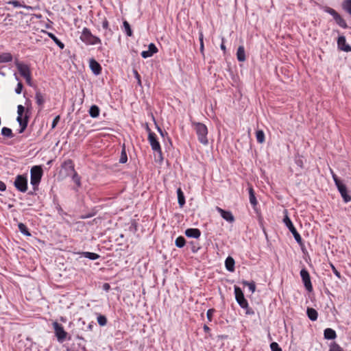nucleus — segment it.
Segmentation results:
<instances>
[{"label": "nucleus", "instance_id": "nucleus-46", "mask_svg": "<svg viewBox=\"0 0 351 351\" xmlns=\"http://www.w3.org/2000/svg\"><path fill=\"white\" fill-rule=\"evenodd\" d=\"M270 348L271 351H282L278 343L272 342L270 344Z\"/></svg>", "mask_w": 351, "mask_h": 351}, {"label": "nucleus", "instance_id": "nucleus-3", "mask_svg": "<svg viewBox=\"0 0 351 351\" xmlns=\"http://www.w3.org/2000/svg\"><path fill=\"white\" fill-rule=\"evenodd\" d=\"M192 125L194 127L198 141L204 145L208 144V128L206 125L200 122H192Z\"/></svg>", "mask_w": 351, "mask_h": 351}, {"label": "nucleus", "instance_id": "nucleus-35", "mask_svg": "<svg viewBox=\"0 0 351 351\" xmlns=\"http://www.w3.org/2000/svg\"><path fill=\"white\" fill-rule=\"evenodd\" d=\"M1 135L5 137L10 138H13L14 136L12 132V130L10 128H7V127H3L1 129Z\"/></svg>", "mask_w": 351, "mask_h": 351}, {"label": "nucleus", "instance_id": "nucleus-24", "mask_svg": "<svg viewBox=\"0 0 351 351\" xmlns=\"http://www.w3.org/2000/svg\"><path fill=\"white\" fill-rule=\"evenodd\" d=\"M61 49H63L65 47L64 44L59 40L54 34L47 31L44 32Z\"/></svg>", "mask_w": 351, "mask_h": 351}, {"label": "nucleus", "instance_id": "nucleus-63", "mask_svg": "<svg viewBox=\"0 0 351 351\" xmlns=\"http://www.w3.org/2000/svg\"><path fill=\"white\" fill-rule=\"evenodd\" d=\"M95 325V324L93 322L89 324L88 326V329L92 330Z\"/></svg>", "mask_w": 351, "mask_h": 351}, {"label": "nucleus", "instance_id": "nucleus-45", "mask_svg": "<svg viewBox=\"0 0 351 351\" xmlns=\"http://www.w3.org/2000/svg\"><path fill=\"white\" fill-rule=\"evenodd\" d=\"M8 4L13 5L14 8H22L24 7L21 3L17 0H10L8 1Z\"/></svg>", "mask_w": 351, "mask_h": 351}, {"label": "nucleus", "instance_id": "nucleus-31", "mask_svg": "<svg viewBox=\"0 0 351 351\" xmlns=\"http://www.w3.org/2000/svg\"><path fill=\"white\" fill-rule=\"evenodd\" d=\"M123 28L124 32L125 33V34L128 36H129V37L132 36V35H133L132 29L130 27V23L127 21H124L123 22Z\"/></svg>", "mask_w": 351, "mask_h": 351}, {"label": "nucleus", "instance_id": "nucleus-61", "mask_svg": "<svg viewBox=\"0 0 351 351\" xmlns=\"http://www.w3.org/2000/svg\"><path fill=\"white\" fill-rule=\"evenodd\" d=\"M203 330L206 333H208L210 331V328L206 324L203 326Z\"/></svg>", "mask_w": 351, "mask_h": 351}, {"label": "nucleus", "instance_id": "nucleus-58", "mask_svg": "<svg viewBox=\"0 0 351 351\" xmlns=\"http://www.w3.org/2000/svg\"><path fill=\"white\" fill-rule=\"evenodd\" d=\"M134 75H135L136 79L138 81V84L139 85H141V76H140V75L138 74V73L136 71H134Z\"/></svg>", "mask_w": 351, "mask_h": 351}, {"label": "nucleus", "instance_id": "nucleus-30", "mask_svg": "<svg viewBox=\"0 0 351 351\" xmlns=\"http://www.w3.org/2000/svg\"><path fill=\"white\" fill-rule=\"evenodd\" d=\"M88 112L92 118H97L99 115L100 110L97 106L93 105L90 106Z\"/></svg>", "mask_w": 351, "mask_h": 351}, {"label": "nucleus", "instance_id": "nucleus-29", "mask_svg": "<svg viewBox=\"0 0 351 351\" xmlns=\"http://www.w3.org/2000/svg\"><path fill=\"white\" fill-rule=\"evenodd\" d=\"M70 177L71 178L73 182L76 184L77 189H75V190L77 191L78 189L82 186L81 177L79 176L77 171L74 172Z\"/></svg>", "mask_w": 351, "mask_h": 351}, {"label": "nucleus", "instance_id": "nucleus-49", "mask_svg": "<svg viewBox=\"0 0 351 351\" xmlns=\"http://www.w3.org/2000/svg\"><path fill=\"white\" fill-rule=\"evenodd\" d=\"M56 210H58V214H59L60 215L63 216V215H67V214H66V213H65V212L63 210V209L62 208L61 206H60L58 203H57V204H56Z\"/></svg>", "mask_w": 351, "mask_h": 351}, {"label": "nucleus", "instance_id": "nucleus-41", "mask_svg": "<svg viewBox=\"0 0 351 351\" xmlns=\"http://www.w3.org/2000/svg\"><path fill=\"white\" fill-rule=\"evenodd\" d=\"M328 351H343V348L337 343H331Z\"/></svg>", "mask_w": 351, "mask_h": 351}, {"label": "nucleus", "instance_id": "nucleus-53", "mask_svg": "<svg viewBox=\"0 0 351 351\" xmlns=\"http://www.w3.org/2000/svg\"><path fill=\"white\" fill-rule=\"evenodd\" d=\"M102 27L104 29L110 28L109 23H108V21L106 18H104V19L102 21Z\"/></svg>", "mask_w": 351, "mask_h": 351}, {"label": "nucleus", "instance_id": "nucleus-28", "mask_svg": "<svg viewBox=\"0 0 351 351\" xmlns=\"http://www.w3.org/2000/svg\"><path fill=\"white\" fill-rule=\"evenodd\" d=\"M176 193H177V195H178V204H179L180 207L182 208L186 203L184 193L180 188H178L177 189Z\"/></svg>", "mask_w": 351, "mask_h": 351}, {"label": "nucleus", "instance_id": "nucleus-13", "mask_svg": "<svg viewBox=\"0 0 351 351\" xmlns=\"http://www.w3.org/2000/svg\"><path fill=\"white\" fill-rule=\"evenodd\" d=\"M14 65L23 77L31 74L29 66L20 62L18 59L15 60Z\"/></svg>", "mask_w": 351, "mask_h": 351}, {"label": "nucleus", "instance_id": "nucleus-54", "mask_svg": "<svg viewBox=\"0 0 351 351\" xmlns=\"http://www.w3.org/2000/svg\"><path fill=\"white\" fill-rule=\"evenodd\" d=\"M23 78L25 80L27 84L29 86H32V74L27 75L25 77H23Z\"/></svg>", "mask_w": 351, "mask_h": 351}, {"label": "nucleus", "instance_id": "nucleus-5", "mask_svg": "<svg viewBox=\"0 0 351 351\" xmlns=\"http://www.w3.org/2000/svg\"><path fill=\"white\" fill-rule=\"evenodd\" d=\"M285 215L283 219V222H284L285 225L287 227L289 230L292 233L295 241L300 245V246L303 250L304 243H303L302 239L300 234L297 231L295 226H293L291 219L289 218V217L287 215V211L286 210H285Z\"/></svg>", "mask_w": 351, "mask_h": 351}, {"label": "nucleus", "instance_id": "nucleus-52", "mask_svg": "<svg viewBox=\"0 0 351 351\" xmlns=\"http://www.w3.org/2000/svg\"><path fill=\"white\" fill-rule=\"evenodd\" d=\"M59 121H60V116H59V115H58V116H56V117L53 119V121H52V123H51V128H52V129H53V128H55L56 127V125H57V124L58 123Z\"/></svg>", "mask_w": 351, "mask_h": 351}, {"label": "nucleus", "instance_id": "nucleus-22", "mask_svg": "<svg viewBox=\"0 0 351 351\" xmlns=\"http://www.w3.org/2000/svg\"><path fill=\"white\" fill-rule=\"evenodd\" d=\"M235 261L232 256H228L225 260L226 269L230 272H233L235 269Z\"/></svg>", "mask_w": 351, "mask_h": 351}, {"label": "nucleus", "instance_id": "nucleus-10", "mask_svg": "<svg viewBox=\"0 0 351 351\" xmlns=\"http://www.w3.org/2000/svg\"><path fill=\"white\" fill-rule=\"evenodd\" d=\"M235 300L240 306L241 308H247L248 302L245 299L242 289L237 286L234 287Z\"/></svg>", "mask_w": 351, "mask_h": 351}, {"label": "nucleus", "instance_id": "nucleus-33", "mask_svg": "<svg viewBox=\"0 0 351 351\" xmlns=\"http://www.w3.org/2000/svg\"><path fill=\"white\" fill-rule=\"evenodd\" d=\"M14 76L15 80L16 81H18V84L16 85V87L15 88L14 91L17 95H20L23 91V84L21 82L19 77L17 75V74L16 73L14 74Z\"/></svg>", "mask_w": 351, "mask_h": 351}, {"label": "nucleus", "instance_id": "nucleus-59", "mask_svg": "<svg viewBox=\"0 0 351 351\" xmlns=\"http://www.w3.org/2000/svg\"><path fill=\"white\" fill-rule=\"evenodd\" d=\"M191 244H192V245H193V246H192V247H191V251H192V252H193V253H196V252H197V251L200 249V247H196L195 245H193V241H191Z\"/></svg>", "mask_w": 351, "mask_h": 351}, {"label": "nucleus", "instance_id": "nucleus-16", "mask_svg": "<svg viewBox=\"0 0 351 351\" xmlns=\"http://www.w3.org/2000/svg\"><path fill=\"white\" fill-rule=\"evenodd\" d=\"M337 47L345 52L351 51V47L347 44L346 37L343 35L339 36L337 38Z\"/></svg>", "mask_w": 351, "mask_h": 351}, {"label": "nucleus", "instance_id": "nucleus-15", "mask_svg": "<svg viewBox=\"0 0 351 351\" xmlns=\"http://www.w3.org/2000/svg\"><path fill=\"white\" fill-rule=\"evenodd\" d=\"M216 210L220 214L221 217L229 223H233L235 220L234 215L230 210H226L217 206Z\"/></svg>", "mask_w": 351, "mask_h": 351}, {"label": "nucleus", "instance_id": "nucleus-47", "mask_svg": "<svg viewBox=\"0 0 351 351\" xmlns=\"http://www.w3.org/2000/svg\"><path fill=\"white\" fill-rule=\"evenodd\" d=\"M215 312V308H210V309H208L207 311L206 317H207V319H208V322H212L213 315Z\"/></svg>", "mask_w": 351, "mask_h": 351}, {"label": "nucleus", "instance_id": "nucleus-19", "mask_svg": "<svg viewBox=\"0 0 351 351\" xmlns=\"http://www.w3.org/2000/svg\"><path fill=\"white\" fill-rule=\"evenodd\" d=\"M158 52V49L154 43H150L148 45V50L143 51L141 53L143 58H148L152 57L154 53Z\"/></svg>", "mask_w": 351, "mask_h": 351}, {"label": "nucleus", "instance_id": "nucleus-32", "mask_svg": "<svg viewBox=\"0 0 351 351\" xmlns=\"http://www.w3.org/2000/svg\"><path fill=\"white\" fill-rule=\"evenodd\" d=\"M249 197L250 204L254 207L258 204L255 193L252 187L249 188Z\"/></svg>", "mask_w": 351, "mask_h": 351}, {"label": "nucleus", "instance_id": "nucleus-1", "mask_svg": "<svg viewBox=\"0 0 351 351\" xmlns=\"http://www.w3.org/2000/svg\"><path fill=\"white\" fill-rule=\"evenodd\" d=\"M17 114L16 121L20 127L19 133L21 134L27 127L29 120L32 114L30 107L25 108L22 105H19L17 106Z\"/></svg>", "mask_w": 351, "mask_h": 351}, {"label": "nucleus", "instance_id": "nucleus-25", "mask_svg": "<svg viewBox=\"0 0 351 351\" xmlns=\"http://www.w3.org/2000/svg\"><path fill=\"white\" fill-rule=\"evenodd\" d=\"M306 315L308 319L313 322L316 321L317 319L318 313L313 308L308 307L306 309Z\"/></svg>", "mask_w": 351, "mask_h": 351}, {"label": "nucleus", "instance_id": "nucleus-9", "mask_svg": "<svg viewBox=\"0 0 351 351\" xmlns=\"http://www.w3.org/2000/svg\"><path fill=\"white\" fill-rule=\"evenodd\" d=\"M147 129L149 130L148 141H149V143L151 145L152 150H154V152H156L161 155L162 149H161L160 143L158 141L156 134L154 132H151L149 128Z\"/></svg>", "mask_w": 351, "mask_h": 351}, {"label": "nucleus", "instance_id": "nucleus-17", "mask_svg": "<svg viewBox=\"0 0 351 351\" xmlns=\"http://www.w3.org/2000/svg\"><path fill=\"white\" fill-rule=\"evenodd\" d=\"M89 67L94 75H99L101 73V66L95 59L91 58L89 60Z\"/></svg>", "mask_w": 351, "mask_h": 351}, {"label": "nucleus", "instance_id": "nucleus-44", "mask_svg": "<svg viewBox=\"0 0 351 351\" xmlns=\"http://www.w3.org/2000/svg\"><path fill=\"white\" fill-rule=\"evenodd\" d=\"M295 162L298 167H300L301 169L304 168V160L302 156H296L295 158Z\"/></svg>", "mask_w": 351, "mask_h": 351}, {"label": "nucleus", "instance_id": "nucleus-36", "mask_svg": "<svg viewBox=\"0 0 351 351\" xmlns=\"http://www.w3.org/2000/svg\"><path fill=\"white\" fill-rule=\"evenodd\" d=\"M186 244V239L184 237L180 236L175 241V245L178 248L183 247Z\"/></svg>", "mask_w": 351, "mask_h": 351}, {"label": "nucleus", "instance_id": "nucleus-64", "mask_svg": "<svg viewBox=\"0 0 351 351\" xmlns=\"http://www.w3.org/2000/svg\"><path fill=\"white\" fill-rule=\"evenodd\" d=\"M200 50H204V40H202V43H200Z\"/></svg>", "mask_w": 351, "mask_h": 351}, {"label": "nucleus", "instance_id": "nucleus-4", "mask_svg": "<svg viewBox=\"0 0 351 351\" xmlns=\"http://www.w3.org/2000/svg\"><path fill=\"white\" fill-rule=\"evenodd\" d=\"M80 40L86 45H101V40L93 35L87 27H84L80 37Z\"/></svg>", "mask_w": 351, "mask_h": 351}, {"label": "nucleus", "instance_id": "nucleus-51", "mask_svg": "<svg viewBox=\"0 0 351 351\" xmlns=\"http://www.w3.org/2000/svg\"><path fill=\"white\" fill-rule=\"evenodd\" d=\"M243 308L245 310V314L246 315H253L255 313L254 311L252 308H250L248 304H247V308Z\"/></svg>", "mask_w": 351, "mask_h": 351}, {"label": "nucleus", "instance_id": "nucleus-27", "mask_svg": "<svg viewBox=\"0 0 351 351\" xmlns=\"http://www.w3.org/2000/svg\"><path fill=\"white\" fill-rule=\"evenodd\" d=\"M237 58L239 62H244L246 60L245 48L243 45L238 47L237 51Z\"/></svg>", "mask_w": 351, "mask_h": 351}, {"label": "nucleus", "instance_id": "nucleus-11", "mask_svg": "<svg viewBox=\"0 0 351 351\" xmlns=\"http://www.w3.org/2000/svg\"><path fill=\"white\" fill-rule=\"evenodd\" d=\"M53 326L58 341L60 343L64 342L67 335V332L64 330V327L57 322L53 323Z\"/></svg>", "mask_w": 351, "mask_h": 351}, {"label": "nucleus", "instance_id": "nucleus-14", "mask_svg": "<svg viewBox=\"0 0 351 351\" xmlns=\"http://www.w3.org/2000/svg\"><path fill=\"white\" fill-rule=\"evenodd\" d=\"M338 191L341 194V196L343 198V200L345 203H348L351 201V195H350L349 191H348L347 186L345 184L341 182L336 186Z\"/></svg>", "mask_w": 351, "mask_h": 351}, {"label": "nucleus", "instance_id": "nucleus-40", "mask_svg": "<svg viewBox=\"0 0 351 351\" xmlns=\"http://www.w3.org/2000/svg\"><path fill=\"white\" fill-rule=\"evenodd\" d=\"M99 326H104L107 324V318L105 315H99L97 317Z\"/></svg>", "mask_w": 351, "mask_h": 351}, {"label": "nucleus", "instance_id": "nucleus-37", "mask_svg": "<svg viewBox=\"0 0 351 351\" xmlns=\"http://www.w3.org/2000/svg\"><path fill=\"white\" fill-rule=\"evenodd\" d=\"M342 8L351 15V0H344L342 2Z\"/></svg>", "mask_w": 351, "mask_h": 351}, {"label": "nucleus", "instance_id": "nucleus-8", "mask_svg": "<svg viewBox=\"0 0 351 351\" xmlns=\"http://www.w3.org/2000/svg\"><path fill=\"white\" fill-rule=\"evenodd\" d=\"M300 275L306 290L308 292H312L313 288L311 280V276L308 270L305 267L302 268L300 270Z\"/></svg>", "mask_w": 351, "mask_h": 351}, {"label": "nucleus", "instance_id": "nucleus-60", "mask_svg": "<svg viewBox=\"0 0 351 351\" xmlns=\"http://www.w3.org/2000/svg\"><path fill=\"white\" fill-rule=\"evenodd\" d=\"M5 189H6L5 184L3 182L0 181V191H5Z\"/></svg>", "mask_w": 351, "mask_h": 351}, {"label": "nucleus", "instance_id": "nucleus-26", "mask_svg": "<svg viewBox=\"0 0 351 351\" xmlns=\"http://www.w3.org/2000/svg\"><path fill=\"white\" fill-rule=\"evenodd\" d=\"M13 60L12 55L9 52H4L0 53V64L8 63Z\"/></svg>", "mask_w": 351, "mask_h": 351}, {"label": "nucleus", "instance_id": "nucleus-7", "mask_svg": "<svg viewBox=\"0 0 351 351\" xmlns=\"http://www.w3.org/2000/svg\"><path fill=\"white\" fill-rule=\"evenodd\" d=\"M14 185L20 192H26L27 190V176L26 175H18L15 178Z\"/></svg>", "mask_w": 351, "mask_h": 351}, {"label": "nucleus", "instance_id": "nucleus-39", "mask_svg": "<svg viewBox=\"0 0 351 351\" xmlns=\"http://www.w3.org/2000/svg\"><path fill=\"white\" fill-rule=\"evenodd\" d=\"M128 161V156L125 151V146L123 147L120 158H119V162L121 164H124Z\"/></svg>", "mask_w": 351, "mask_h": 351}, {"label": "nucleus", "instance_id": "nucleus-18", "mask_svg": "<svg viewBox=\"0 0 351 351\" xmlns=\"http://www.w3.org/2000/svg\"><path fill=\"white\" fill-rule=\"evenodd\" d=\"M35 99L37 105L38 106V111H41L44 108L45 103V95L42 93L40 90L36 91Z\"/></svg>", "mask_w": 351, "mask_h": 351}, {"label": "nucleus", "instance_id": "nucleus-21", "mask_svg": "<svg viewBox=\"0 0 351 351\" xmlns=\"http://www.w3.org/2000/svg\"><path fill=\"white\" fill-rule=\"evenodd\" d=\"M324 337L327 340H334L337 338V333L332 328H327L324 330Z\"/></svg>", "mask_w": 351, "mask_h": 351}, {"label": "nucleus", "instance_id": "nucleus-62", "mask_svg": "<svg viewBox=\"0 0 351 351\" xmlns=\"http://www.w3.org/2000/svg\"><path fill=\"white\" fill-rule=\"evenodd\" d=\"M223 41H224V39H223V38H222V43H221V44L220 45V48H221V49L222 51H223L225 52V51H226V46H225V45H224V42H223Z\"/></svg>", "mask_w": 351, "mask_h": 351}, {"label": "nucleus", "instance_id": "nucleus-56", "mask_svg": "<svg viewBox=\"0 0 351 351\" xmlns=\"http://www.w3.org/2000/svg\"><path fill=\"white\" fill-rule=\"evenodd\" d=\"M102 289H103V290H104V291H107V292H108V291L110 289V284H109V283H107V282L104 283V284L103 285V286H102Z\"/></svg>", "mask_w": 351, "mask_h": 351}, {"label": "nucleus", "instance_id": "nucleus-57", "mask_svg": "<svg viewBox=\"0 0 351 351\" xmlns=\"http://www.w3.org/2000/svg\"><path fill=\"white\" fill-rule=\"evenodd\" d=\"M25 105L26 106V108L30 107V111L32 112V101L29 99L27 98L25 99Z\"/></svg>", "mask_w": 351, "mask_h": 351}, {"label": "nucleus", "instance_id": "nucleus-43", "mask_svg": "<svg viewBox=\"0 0 351 351\" xmlns=\"http://www.w3.org/2000/svg\"><path fill=\"white\" fill-rule=\"evenodd\" d=\"M243 284L245 286H247L250 291L252 292V293H254L255 291V289H256V285L254 283V282H248V281H243Z\"/></svg>", "mask_w": 351, "mask_h": 351}, {"label": "nucleus", "instance_id": "nucleus-20", "mask_svg": "<svg viewBox=\"0 0 351 351\" xmlns=\"http://www.w3.org/2000/svg\"><path fill=\"white\" fill-rule=\"evenodd\" d=\"M184 234L189 238L199 239L201 236V231L198 228H187Z\"/></svg>", "mask_w": 351, "mask_h": 351}, {"label": "nucleus", "instance_id": "nucleus-2", "mask_svg": "<svg viewBox=\"0 0 351 351\" xmlns=\"http://www.w3.org/2000/svg\"><path fill=\"white\" fill-rule=\"evenodd\" d=\"M43 174V171L41 166L35 165L32 167L30 170V184L32 186L33 191H29L28 193L29 195H34L38 191Z\"/></svg>", "mask_w": 351, "mask_h": 351}, {"label": "nucleus", "instance_id": "nucleus-38", "mask_svg": "<svg viewBox=\"0 0 351 351\" xmlns=\"http://www.w3.org/2000/svg\"><path fill=\"white\" fill-rule=\"evenodd\" d=\"M256 141L259 143H263L265 141V134L263 130H258L256 132Z\"/></svg>", "mask_w": 351, "mask_h": 351}, {"label": "nucleus", "instance_id": "nucleus-48", "mask_svg": "<svg viewBox=\"0 0 351 351\" xmlns=\"http://www.w3.org/2000/svg\"><path fill=\"white\" fill-rule=\"evenodd\" d=\"M330 267L332 269V271L333 272V274L339 278V279H341V275L340 274V272L336 269V267L332 265V264H330Z\"/></svg>", "mask_w": 351, "mask_h": 351}, {"label": "nucleus", "instance_id": "nucleus-42", "mask_svg": "<svg viewBox=\"0 0 351 351\" xmlns=\"http://www.w3.org/2000/svg\"><path fill=\"white\" fill-rule=\"evenodd\" d=\"M112 35H113V31L112 30V29L110 27L105 29V32L104 33V36L106 40L109 41L112 38Z\"/></svg>", "mask_w": 351, "mask_h": 351}, {"label": "nucleus", "instance_id": "nucleus-50", "mask_svg": "<svg viewBox=\"0 0 351 351\" xmlns=\"http://www.w3.org/2000/svg\"><path fill=\"white\" fill-rule=\"evenodd\" d=\"M331 174L335 185L341 184L342 182L339 179L337 176L331 170Z\"/></svg>", "mask_w": 351, "mask_h": 351}, {"label": "nucleus", "instance_id": "nucleus-55", "mask_svg": "<svg viewBox=\"0 0 351 351\" xmlns=\"http://www.w3.org/2000/svg\"><path fill=\"white\" fill-rule=\"evenodd\" d=\"M156 128H157L158 132L160 133V134L162 137H164L165 135H167L168 134L167 132L162 130L158 125H156Z\"/></svg>", "mask_w": 351, "mask_h": 351}, {"label": "nucleus", "instance_id": "nucleus-6", "mask_svg": "<svg viewBox=\"0 0 351 351\" xmlns=\"http://www.w3.org/2000/svg\"><path fill=\"white\" fill-rule=\"evenodd\" d=\"M319 8L324 12L330 14L333 17V19L335 21L336 23L339 27H341L343 29L348 28V26L346 21L341 16V15L335 10L328 6L319 5Z\"/></svg>", "mask_w": 351, "mask_h": 351}, {"label": "nucleus", "instance_id": "nucleus-23", "mask_svg": "<svg viewBox=\"0 0 351 351\" xmlns=\"http://www.w3.org/2000/svg\"><path fill=\"white\" fill-rule=\"evenodd\" d=\"M80 257H84L89 260L95 261L99 258L100 256L98 254L90 252H77Z\"/></svg>", "mask_w": 351, "mask_h": 351}, {"label": "nucleus", "instance_id": "nucleus-34", "mask_svg": "<svg viewBox=\"0 0 351 351\" xmlns=\"http://www.w3.org/2000/svg\"><path fill=\"white\" fill-rule=\"evenodd\" d=\"M18 228H19V230L21 232V233L23 234V235H25L27 237L32 236L30 232L29 231V229L27 228L26 225H25L24 223H19L18 224Z\"/></svg>", "mask_w": 351, "mask_h": 351}, {"label": "nucleus", "instance_id": "nucleus-12", "mask_svg": "<svg viewBox=\"0 0 351 351\" xmlns=\"http://www.w3.org/2000/svg\"><path fill=\"white\" fill-rule=\"evenodd\" d=\"M62 169L64 171L65 176L66 177L71 176L74 172H75V164L71 159L65 160L61 165Z\"/></svg>", "mask_w": 351, "mask_h": 351}]
</instances>
